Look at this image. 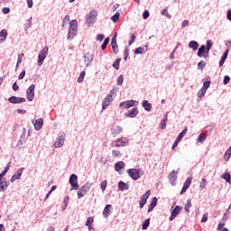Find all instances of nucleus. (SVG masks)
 <instances>
[{
	"mask_svg": "<svg viewBox=\"0 0 231 231\" xmlns=\"http://www.w3.org/2000/svg\"><path fill=\"white\" fill-rule=\"evenodd\" d=\"M111 47L113 49L115 55H116L119 50H118V43H116V40L115 38H112L111 40Z\"/></svg>",
	"mask_w": 231,
	"mask_h": 231,
	"instance_id": "24",
	"label": "nucleus"
},
{
	"mask_svg": "<svg viewBox=\"0 0 231 231\" xmlns=\"http://www.w3.org/2000/svg\"><path fill=\"white\" fill-rule=\"evenodd\" d=\"M228 49L225 51V52L223 53L221 60L219 61V67L221 68L223 66V64H225V60H226L227 57H228Z\"/></svg>",
	"mask_w": 231,
	"mask_h": 231,
	"instance_id": "30",
	"label": "nucleus"
},
{
	"mask_svg": "<svg viewBox=\"0 0 231 231\" xmlns=\"http://www.w3.org/2000/svg\"><path fill=\"white\" fill-rule=\"evenodd\" d=\"M93 221H94L93 217H88L87 222H86V226H91V223H93Z\"/></svg>",
	"mask_w": 231,
	"mask_h": 231,
	"instance_id": "57",
	"label": "nucleus"
},
{
	"mask_svg": "<svg viewBox=\"0 0 231 231\" xmlns=\"http://www.w3.org/2000/svg\"><path fill=\"white\" fill-rule=\"evenodd\" d=\"M109 44V38H106L103 44L101 45L102 50H106Z\"/></svg>",
	"mask_w": 231,
	"mask_h": 231,
	"instance_id": "48",
	"label": "nucleus"
},
{
	"mask_svg": "<svg viewBox=\"0 0 231 231\" xmlns=\"http://www.w3.org/2000/svg\"><path fill=\"white\" fill-rule=\"evenodd\" d=\"M149 196H151V190H147L143 196H141L139 200L140 208H143V207H145L147 199H149Z\"/></svg>",
	"mask_w": 231,
	"mask_h": 231,
	"instance_id": "11",
	"label": "nucleus"
},
{
	"mask_svg": "<svg viewBox=\"0 0 231 231\" xmlns=\"http://www.w3.org/2000/svg\"><path fill=\"white\" fill-rule=\"evenodd\" d=\"M25 28H32V17L27 21Z\"/></svg>",
	"mask_w": 231,
	"mask_h": 231,
	"instance_id": "63",
	"label": "nucleus"
},
{
	"mask_svg": "<svg viewBox=\"0 0 231 231\" xmlns=\"http://www.w3.org/2000/svg\"><path fill=\"white\" fill-rule=\"evenodd\" d=\"M25 76H26V70H23L18 76V80H23V79H24Z\"/></svg>",
	"mask_w": 231,
	"mask_h": 231,
	"instance_id": "54",
	"label": "nucleus"
},
{
	"mask_svg": "<svg viewBox=\"0 0 231 231\" xmlns=\"http://www.w3.org/2000/svg\"><path fill=\"white\" fill-rule=\"evenodd\" d=\"M142 106L145 109V111H151V109H152V105L147 100H143L142 102Z\"/></svg>",
	"mask_w": 231,
	"mask_h": 231,
	"instance_id": "31",
	"label": "nucleus"
},
{
	"mask_svg": "<svg viewBox=\"0 0 231 231\" xmlns=\"http://www.w3.org/2000/svg\"><path fill=\"white\" fill-rule=\"evenodd\" d=\"M212 46H214L212 40H208L206 42V51H208V53H210V50L212 49Z\"/></svg>",
	"mask_w": 231,
	"mask_h": 231,
	"instance_id": "34",
	"label": "nucleus"
},
{
	"mask_svg": "<svg viewBox=\"0 0 231 231\" xmlns=\"http://www.w3.org/2000/svg\"><path fill=\"white\" fill-rule=\"evenodd\" d=\"M189 48L193 50V51H196V50H198V48H199V43H198V42H196V41H191L189 42Z\"/></svg>",
	"mask_w": 231,
	"mask_h": 231,
	"instance_id": "32",
	"label": "nucleus"
},
{
	"mask_svg": "<svg viewBox=\"0 0 231 231\" xmlns=\"http://www.w3.org/2000/svg\"><path fill=\"white\" fill-rule=\"evenodd\" d=\"M49 51H50V48L48 46H45L42 51H40L38 55V60H37V64L39 67L44 64V60H46V57H48Z\"/></svg>",
	"mask_w": 231,
	"mask_h": 231,
	"instance_id": "3",
	"label": "nucleus"
},
{
	"mask_svg": "<svg viewBox=\"0 0 231 231\" xmlns=\"http://www.w3.org/2000/svg\"><path fill=\"white\" fill-rule=\"evenodd\" d=\"M89 189H91V183L87 182L84 184L81 188H79V190L78 191V198L80 199V198H84L88 192H89Z\"/></svg>",
	"mask_w": 231,
	"mask_h": 231,
	"instance_id": "6",
	"label": "nucleus"
},
{
	"mask_svg": "<svg viewBox=\"0 0 231 231\" xmlns=\"http://www.w3.org/2000/svg\"><path fill=\"white\" fill-rule=\"evenodd\" d=\"M112 156H114V158H116V156H122V153H120V151L113 150Z\"/></svg>",
	"mask_w": 231,
	"mask_h": 231,
	"instance_id": "53",
	"label": "nucleus"
},
{
	"mask_svg": "<svg viewBox=\"0 0 231 231\" xmlns=\"http://www.w3.org/2000/svg\"><path fill=\"white\" fill-rule=\"evenodd\" d=\"M134 41H136V35L132 34L131 37H130V40L128 42L129 46H131V44H133L134 42Z\"/></svg>",
	"mask_w": 231,
	"mask_h": 231,
	"instance_id": "51",
	"label": "nucleus"
},
{
	"mask_svg": "<svg viewBox=\"0 0 231 231\" xmlns=\"http://www.w3.org/2000/svg\"><path fill=\"white\" fill-rule=\"evenodd\" d=\"M77 32H78V22L77 20H71L69 22V28L67 39L69 41H71V39L77 36Z\"/></svg>",
	"mask_w": 231,
	"mask_h": 231,
	"instance_id": "1",
	"label": "nucleus"
},
{
	"mask_svg": "<svg viewBox=\"0 0 231 231\" xmlns=\"http://www.w3.org/2000/svg\"><path fill=\"white\" fill-rule=\"evenodd\" d=\"M206 140H207V134L202 133L197 138V143H205Z\"/></svg>",
	"mask_w": 231,
	"mask_h": 231,
	"instance_id": "29",
	"label": "nucleus"
},
{
	"mask_svg": "<svg viewBox=\"0 0 231 231\" xmlns=\"http://www.w3.org/2000/svg\"><path fill=\"white\" fill-rule=\"evenodd\" d=\"M118 19H120V13L116 12L112 17H111V21L113 23H118Z\"/></svg>",
	"mask_w": 231,
	"mask_h": 231,
	"instance_id": "38",
	"label": "nucleus"
},
{
	"mask_svg": "<svg viewBox=\"0 0 231 231\" xmlns=\"http://www.w3.org/2000/svg\"><path fill=\"white\" fill-rule=\"evenodd\" d=\"M207 93V90H204L203 88H200L197 94L199 98H203Z\"/></svg>",
	"mask_w": 231,
	"mask_h": 231,
	"instance_id": "42",
	"label": "nucleus"
},
{
	"mask_svg": "<svg viewBox=\"0 0 231 231\" xmlns=\"http://www.w3.org/2000/svg\"><path fill=\"white\" fill-rule=\"evenodd\" d=\"M185 134H187V128H185L180 134H179V135L177 137V142H181V140H183V136H185Z\"/></svg>",
	"mask_w": 231,
	"mask_h": 231,
	"instance_id": "37",
	"label": "nucleus"
},
{
	"mask_svg": "<svg viewBox=\"0 0 231 231\" xmlns=\"http://www.w3.org/2000/svg\"><path fill=\"white\" fill-rule=\"evenodd\" d=\"M192 183V177H188L182 189L180 191V194H183L184 192H187V190L189 189V188L190 187V184Z\"/></svg>",
	"mask_w": 231,
	"mask_h": 231,
	"instance_id": "21",
	"label": "nucleus"
},
{
	"mask_svg": "<svg viewBox=\"0 0 231 231\" xmlns=\"http://www.w3.org/2000/svg\"><path fill=\"white\" fill-rule=\"evenodd\" d=\"M24 170V168H21L18 169L17 171L11 177V183H14V181H15V180H20L21 176H23V171Z\"/></svg>",
	"mask_w": 231,
	"mask_h": 231,
	"instance_id": "19",
	"label": "nucleus"
},
{
	"mask_svg": "<svg viewBox=\"0 0 231 231\" xmlns=\"http://www.w3.org/2000/svg\"><path fill=\"white\" fill-rule=\"evenodd\" d=\"M84 64L88 67L93 62L94 56L90 52H87L84 56Z\"/></svg>",
	"mask_w": 231,
	"mask_h": 231,
	"instance_id": "20",
	"label": "nucleus"
},
{
	"mask_svg": "<svg viewBox=\"0 0 231 231\" xmlns=\"http://www.w3.org/2000/svg\"><path fill=\"white\" fill-rule=\"evenodd\" d=\"M181 206H176L171 214L170 217V221H174V219H176V217H178V216L180 215V212H181Z\"/></svg>",
	"mask_w": 231,
	"mask_h": 231,
	"instance_id": "12",
	"label": "nucleus"
},
{
	"mask_svg": "<svg viewBox=\"0 0 231 231\" xmlns=\"http://www.w3.org/2000/svg\"><path fill=\"white\" fill-rule=\"evenodd\" d=\"M35 131H41L42 129V125L44 124V120L42 118H38L36 121H32Z\"/></svg>",
	"mask_w": 231,
	"mask_h": 231,
	"instance_id": "18",
	"label": "nucleus"
},
{
	"mask_svg": "<svg viewBox=\"0 0 231 231\" xmlns=\"http://www.w3.org/2000/svg\"><path fill=\"white\" fill-rule=\"evenodd\" d=\"M118 189H121L122 191L129 190V186H127V184H125V182L121 180L118 182Z\"/></svg>",
	"mask_w": 231,
	"mask_h": 231,
	"instance_id": "33",
	"label": "nucleus"
},
{
	"mask_svg": "<svg viewBox=\"0 0 231 231\" xmlns=\"http://www.w3.org/2000/svg\"><path fill=\"white\" fill-rule=\"evenodd\" d=\"M8 102H10L11 104H23V102H26V98L12 96L8 98Z\"/></svg>",
	"mask_w": 231,
	"mask_h": 231,
	"instance_id": "14",
	"label": "nucleus"
},
{
	"mask_svg": "<svg viewBox=\"0 0 231 231\" xmlns=\"http://www.w3.org/2000/svg\"><path fill=\"white\" fill-rule=\"evenodd\" d=\"M149 11H144L143 14V19H149Z\"/></svg>",
	"mask_w": 231,
	"mask_h": 231,
	"instance_id": "60",
	"label": "nucleus"
},
{
	"mask_svg": "<svg viewBox=\"0 0 231 231\" xmlns=\"http://www.w3.org/2000/svg\"><path fill=\"white\" fill-rule=\"evenodd\" d=\"M128 175L130 176V178H132V180H134V181L140 180V175H138V170L136 169H129L127 171Z\"/></svg>",
	"mask_w": 231,
	"mask_h": 231,
	"instance_id": "16",
	"label": "nucleus"
},
{
	"mask_svg": "<svg viewBox=\"0 0 231 231\" xmlns=\"http://www.w3.org/2000/svg\"><path fill=\"white\" fill-rule=\"evenodd\" d=\"M207 66V63L204 60H201L198 63V69H201L203 71V68Z\"/></svg>",
	"mask_w": 231,
	"mask_h": 231,
	"instance_id": "47",
	"label": "nucleus"
},
{
	"mask_svg": "<svg viewBox=\"0 0 231 231\" xmlns=\"http://www.w3.org/2000/svg\"><path fill=\"white\" fill-rule=\"evenodd\" d=\"M113 208V206H111V204H107L104 210H103V217L107 218L111 216V210Z\"/></svg>",
	"mask_w": 231,
	"mask_h": 231,
	"instance_id": "22",
	"label": "nucleus"
},
{
	"mask_svg": "<svg viewBox=\"0 0 231 231\" xmlns=\"http://www.w3.org/2000/svg\"><path fill=\"white\" fill-rule=\"evenodd\" d=\"M86 77V71H82L79 74V77L78 78V82L80 84V82H84V78Z\"/></svg>",
	"mask_w": 231,
	"mask_h": 231,
	"instance_id": "45",
	"label": "nucleus"
},
{
	"mask_svg": "<svg viewBox=\"0 0 231 231\" xmlns=\"http://www.w3.org/2000/svg\"><path fill=\"white\" fill-rule=\"evenodd\" d=\"M111 134H113L114 138L118 136V134H121V133L124 131V128L119 125H115L111 129Z\"/></svg>",
	"mask_w": 231,
	"mask_h": 231,
	"instance_id": "17",
	"label": "nucleus"
},
{
	"mask_svg": "<svg viewBox=\"0 0 231 231\" xmlns=\"http://www.w3.org/2000/svg\"><path fill=\"white\" fill-rule=\"evenodd\" d=\"M129 145V139L126 137H121L115 141V147H126Z\"/></svg>",
	"mask_w": 231,
	"mask_h": 231,
	"instance_id": "10",
	"label": "nucleus"
},
{
	"mask_svg": "<svg viewBox=\"0 0 231 231\" xmlns=\"http://www.w3.org/2000/svg\"><path fill=\"white\" fill-rule=\"evenodd\" d=\"M199 187H200V190H203V189L207 188V180L206 179H202V180L199 184Z\"/></svg>",
	"mask_w": 231,
	"mask_h": 231,
	"instance_id": "46",
	"label": "nucleus"
},
{
	"mask_svg": "<svg viewBox=\"0 0 231 231\" xmlns=\"http://www.w3.org/2000/svg\"><path fill=\"white\" fill-rule=\"evenodd\" d=\"M64 203H65V207L63 208V210H66V207H68V203L69 201V196H65L64 198Z\"/></svg>",
	"mask_w": 231,
	"mask_h": 231,
	"instance_id": "58",
	"label": "nucleus"
},
{
	"mask_svg": "<svg viewBox=\"0 0 231 231\" xmlns=\"http://www.w3.org/2000/svg\"><path fill=\"white\" fill-rule=\"evenodd\" d=\"M6 37H8V32L5 29H3L0 32V42H5L6 41Z\"/></svg>",
	"mask_w": 231,
	"mask_h": 231,
	"instance_id": "28",
	"label": "nucleus"
},
{
	"mask_svg": "<svg viewBox=\"0 0 231 231\" xmlns=\"http://www.w3.org/2000/svg\"><path fill=\"white\" fill-rule=\"evenodd\" d=\"M168 116H169V112H166L164 114V118L161 122V129H162V130L167 128Z\"/></svg>",
	"mask_w": 231,
	"mask_h": 231,
	"instance_id": "27",
	"label": "nucleus"
},
{
	"mask_svg": "<svg viewBox=\"0 0 231 231\" xmlns=\"http://www.w3.org/2000/svg\"><path fill=\"white\" fill-rule=\"evenodd\" d=\"M208 221V214L206 213L203 215V217L201 218V223H207Z\"/></svg>",
	"mask_w": 231,
	"mask_h": 231,
	"instance_id": "56",
	"label": "nucleus"
},
{
	"mask_svg": "<svg viewBox=\"0 0 231 231\" xmlns=\"http://www.w3.org/2000/svg\"><path fill=\"white\" fill-rule=\"evenodd\" d=\"M156 205H158V198L154 197L152 199L151 204L149 205L148 212H152V210H154V208L156 207Z\"/></svg>",
	"mask_w": 231,
	"mask_h": 231,
	"instance_id": "25",
	"label": "nucleus"
},
{
	"mask_svg": "<svg viewBox=\"0 0 231 231\" xmlns=\"http://www.w3.org/2000/svg\"><path fill=\"white\" fill-rule=\"evenodd\" d=\"M124 85V75H120L117 78V86H123Z\"/></svg>",
	"mask_w": 231,
	"mask_h": 231,
	"instance_id": "49",
	"label": "nucleus"
},
{
	"mask_svg": "<svg viewBox=\"0 0 231 231\" xmlns=\"http://www.w3.org/2000/svg\"><path fill=\"white\" fill-rule=\"evenodd\" d=\"M125 167V162L120 161V162H117L116 164H115V170L116 171V172H118L119 174L122 173V169H124Z\"/></svg>",
	"mask_w": 231,
	"mask_h": 231,
	"instance_id": "23",
	"label": "nucleus"
},
{
	"mask_svg": "<svg viewBox=\"0 0 231 231\" xmlns=\"http://www.w3.org/2000/svg\"><path fill=\"white\" fill-rule=\"evenodd\" d=\"M8 189V184H6V181L0 182V192H5Z\"/></svg>",
	"mask_w": 231,
	"mask_h": 231,
	"instance_id": "36",
	"label": "nucleus"
},
{
	"mask_svg": "<svg viewBox=\"0 0 231 231\" xmlns=\"http://www.w3.org/2000/svg\"><path fill=\"white\" fill-rule=\"evenodd\" d=\"M221 178H223V180H225L227 183H230L231 181V176L230 173H224Z\"/></svg>",
	"mask_w": 231,
	"mask_h": 231,
	"instance_id": "40",
	"label": "nucleus"
},
{
	"mask_svg": "<svg viewBox=\"0 0 231 231\" xmlns=\"http://www.w3.org/2000/svg\"><path fill=\"white\" fill-rule=\"evenodd\" d=\"M35 97V85L32 84L26 90V98L29 102H32Z\"/></svg>",
	"mask_w": 231,
	"mask_h": 231,
	"instance_id": "9",
	"label": "nucleus"
},
{
	"mask_svg": "<svg viewBox=\"0 0 231 231\" xmlns=\"http://www.w3.org/2000/svg\"><path fill=\"white\" fill-rule=\"evenodd\" d=\"M138 107L135 106L125 113V116H127L128 118H136V116H138Z\"/></svg>",
	"mask_w": 231,
	"mask_h": 231,
	"instance_id": "15",
	"label": "nucleus"
},
{
	"mask_svg": "<svg viewBox=\"0 0 231 231\" xmlns=\"http://www.w3.org/2000/svg\"><path fill=\"white\" fill-rule=\"evenodd\" d=\"M69 182L72 187L70 190H79V177L77 175L71 174Z\"/></svg>",
	"mask_w": 231,
	"mask_h": 231,
	"instance_id": "7",
	"label": "nucleus"
},
{
	"mask_svg": "<svg viewBox=\"0 0 231 231\" xmlns=\"http://www.w3.org/2000/svg\"><path fill=\"white\" fill-rule=\"evenodd\" d=\"M190 207H192V202L190 199H188L186 202V206L184 208V209L186 210V212H190Z\"/></svg>",
	"mask_w": 231,
	"mask_h": 231,
	"instance_id": "39",
	"label": "nucleus"
},
{
	"mask_svg": "<svg viewBox=\"0 0 231 231\" xmlns=\"http://www.w3.org/2000/svg\"><path fill=\"white\" fill-rule=\"evenodd\" d=\"M113 95H115V89H113L103 100L102 103V109L103 111L107 109V107H109V105L112 103V101L115 99V97H113Z\"/></svg>",
	"mask_w": 231,
	"mask_h": 231,
	"instance_id": "4",
	"label": "nucleus"
},
{
	"mask_svg": "<svg viewBox=\"0 0 231 231\" xmlns=\"http://www.w3.org/2000/svg\"><path fill=\"white\" fill-rule=\"evenodd\" d=\"M64 142H66V134L64 132H60L54 143V147L56 149H60V147L64 145Z\"/></svg>",
	"mask_w": 231,
	"mask_h": 231,
	"instance_id": "5",
	"label": "nucleus"
},
{
	"mask_svg": "<svg viewBox=\"0 0 231 231\" xmlns=\"http://www.w3.org/2000/svg\"><path fill=\"white\" fill-rule=\"evenodd\" d=\"M149 225H151V219L147 218L142 225V230H147V228H149Z\"/></svg>",
	"mask_w": 231,
	"mask_h": 231,
	"instance_id": "35",
	"label": "nucleus"
},
{
	"mask_svg": "<svg viewBox=\"0 0 231 231\" xmlns=\"http://www.w3.org/2000/svg\"><path fill=\"white\" fill-rule=\"evenodd\" d=\"M104 37H105L104 34H97V41H100V42L104 41Z\"/></svg>",
	"mask_w": 231,
	"mask_h": 231,
	"instance_id": "62",
	"label": "nucleus"
},
{
	"mask_svg": "<svg viewBox=\"0 0 231 231\" xmlns=\"http://www.w3.org/2000/svg\"><path fill=\"white\" fill-rule=\"evenodd\" d=\"M198 57H203V59H207V57H208V51H207V47L205 45H201L200 48H199Z\"/></svg>",
	"mask_w": 231,
	"mask_h": 231,
	"instance_id": "13",
	"label": "nucleus"
},
{
	"mask_svg": "<svg viewBox=\"0 0 231 231\" xmlns=\"http://www.w3.org/2000/svg\"><path fill=\"white\" fill-rule=\"evenodd\" d=\"M24 57V53H21L18 55V59H17V66H19V64H21V62H23V58Z\"/></svg>",
	"mask_w": 231,
	"mask_h": 231,
	"instance_id": "52",
	"label": "nucleus"
},
{
	"mask_svg": "<svg viewBox=\"0 0 231 231\" xmlns=\"http://www.w3.org/2000/svg\"><path fill=\"white\" fill-rule=\"evenodd\" d=\"M122 60V59H117L114 63H113V68H115V69H120V61Z\"/></svg>",
	"mask_w": 231,
	"mask_h": 231,
	"instance_id": "41",
	"label": "nucleus"
},
{
	"mask_svg": "<svg viewBox=\"0 0 231 231\" xmlns=\"http://www.w3.org/2000/svg\"><path fill=\"white\" fill-rule=\"evenodd\" d=\"M178 46H180V43L177 44L175 49L172 51V52L170 55V59L172 60L174 59V53H176V50H178Z\"/></svg>",
	"mask_w": 231,
	"mask_h": 231,
	"instance_id": "55",
	"label": "nucleus"
},
{
	"mask_svg": "<svg viewBox=\"0 0 231 231\" xmlns=\"http://www.w3.org/2000/svg\"><path fill=\"white\" fill-rule=\"evenodd\" d=\"M226 16H227L228 21L231 22V10L227 11Z\"/></svg>",
	"mask_w": 231,
	"mask_h": 231,
	"instance_id": "64",
	"label": "nucleus"
},
{
	"mask_svg": "<svg viewBox=\"0 0 231 231\" xmlns=\"http://www.w3.org/2000/svg\"><path fill=\"white\" fill-rule=\"evenodd\" d=\"M100 188L102 192H105L106 189H107V180L101 181Z\"/></svg>",
	"mask_w": 231,
	"mask_h": 231,
	"instance_id": "44",
	"label": "nucleus"
},
{
	"mask_svg": "<svg viewBox=\"0 0 231 231\" xmlns=\"http://www.w3.org/2000/svg\"><path fill=\"white\" fill-rule=\"evenodd\" d=\"M134 106H138V101L131 99L121 102L119 107H123V109H131V107H134Z\"/></svg>",
	"mask_w": 231,
	"mask_h": 231,
	"instance_id": "8",
	"label": "nucleus"
},
{
	"mask_svg": "<svg viewBox=\"0 0 231 231\" xmlns=\"http://www.w3.org/2000/svg\"><path fill=\"white\" fill-rule=\"evenodd\" d=\"M134 53L142 55V53H145V48L138 47L137 49H135Z\"/></svg>",
	"mask_w": 231,
	"mask_h": 231,
	"instance_id": "43",
	"label": "nucleus"
},
{
	"mask_svg": "<svg viewBox=\"0 0 231 231\" xmlns=\"http://www.w3.org/2000/svg\"><path fill=\"white\" fill-rule=\"evenodd\" d=\"M228 82H230V76H225L224 77V84H225V86H226V84H228Z\"/></svg>",
	"mask_w": 231,
	"mask_h": 231,
	"instance_id": "59",
	"label": "nucleus"
},
{
	"mask_svg": "<svg viewBox=\"0 0 231 231\" xmlns=\"http://www.w3.org/2000/svg\"><path fill=\"white\" fill-rule=\"evenodd\" d=\"M209 88H210V81H205L203 83L201 89H204L205 91H207V89H208Z\"/></svg>",
	"mask_w": 231,
	"mask_h": 231,
	"instance_id": "50",
	"label": "nucleus"
},
{
	"mask_svg": "<svg viewBox=\"0 0 231 231\" xmlns=\"http://www.w3.org/2000/svg\"><path fill=\"white\" fill-rule=\"evenodd\" d=\"M226 158H227V160H230V156H231V151L230 150H226V153H225Z\"/></svg>",
	"mask_w": 231,
	"mask_h": 231,
	"instance_id": "61",
	"label": "nucleus"
},
{
	"mask_svg": "<svg viewBox=\"0 0 231 231\" xmlns=\"http://www.w3.org/2000/svg\"><path fill=\"white\" fill-rule=\"evenodd\" d=\"M156 205H158V198L154 197L152 199L151 204L149 205L148 212H152V210H154V208L156 207Z\"/></svg>",
	"mask_w": 231,
	"mask_h": 231,
	"instance_id": "26",
	"label": "nucleus"
},
{
	"mask_svg": "<svg viewBox=\"0 0 231 231\" xmlns=\"http://www.w3.org/2000/svg\"><path fill=\"white\" fill-rule=\"evenodd\" d=\"M98 16V12L97 10H92L88 13V14L86 17V24L87 26H91L92 24H95L97 23V17Z\"/></svg>",
	"mask_w": 231,
	"mask_h": 231,
	"instance_id": "2",
	"label": "nucleus"
}]
</instances>
